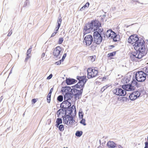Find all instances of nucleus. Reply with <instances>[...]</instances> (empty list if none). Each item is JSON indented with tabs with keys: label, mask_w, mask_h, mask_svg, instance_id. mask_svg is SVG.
I'll use <instances>...</instances> for the list:
<instances>
[{
	"label": "nucleus",
	"mask_w": 148,
	"mask_h": 148,
	"mask_svg": "<svg viewBox=\"0 0 148 148\" xmlns=\"http://www.w3.org/2000/svg\"><path fill=\"white\" fill-rule=\"evenodd\" d=\"M12 33V29L10 30V29L7 35L8 36H11Z\"/></svg>",
	"instance_id": "nucleus-42"
},
{
	"label": "nucleus",
	"mask_w": 148,
	"mask_h": 148,
	"mask_svg": "<svg viewBox=\"0 0 148 148\" xmlns=\"http://www.w3.org/2000/svg\"><path fill=\"white\" fill-rule=\"evenodd\" d=\"M73 110H74V112L76 114V108H75V109H73Z\"/></svg>",
	"instance_id": "nucleus-57"
},
{
	"label": "nucleus",
	"mask_w": 148,
	"mask_h": 148,
	"mask_svg": "<svg viewBox=\"0 0 148 148\" xmlns=\"http://www.w3.org/2000/svg\"><path fill=\"white\" fill-rule=\"evenodd\" d=\"M63 61L62 60H59V61L56 62L55 63V64H56L57 65H60V64L62 62H63Z\"/></svg>",
	"instance_id": "nucleus-40"
},
{
	"label": "nucleus",
	"mask_w": 148,
	"mask_h": 148,
	"mask_svg": "<svg viewBox=\"0 0 148 148\" xmlns=\"http://www.w3.org/2000/svg\"><path fill=\"white\" fill-rule=\"evenodd\" d=\"M57 33V32H53L51 35V37H54V36H55V35H56V34Z\"/></svg>",
	"instance_id": "nucleus-51"
},
{
	"label": "nucleus",
	"mask_w": 148,
	"mask_h": 148,
	"mask_svg": "<svg viewBox=\"0 0 148 148\" xmlns=\"http://www.w3.org/2000/svg\"><path fill=\"white\" fill-rule=\"evenodd\" d=\"M136 80H135V79L133 77V80L131 84L133 86H134L136 87H138V83L136 81Z\"/></svg>",
	"instance_id": "nucleus-24"
},
{
	"label": "nucleus",
	"mask_w": 148,
	"mask_h": 148,
	"mask_svg": "<svg viewBox=\"0 0 148 148\" xmlns=\"http://www.w3.org/2000/svg\"><path fill=\"white\" fill-rule=\"evenodd\" d=\"M129 26H130V25H129V26L128 25V26H127L126 27H128Z\"/></svg>",
	"instance_id": "nucleus-63"
},
{
	"label": "nucleus",
	"mask_w": 148,
	"mask_h": 148,
	"mask_svg": "<svg viewBox=\"0 0 148 148\" xmlns=\"http://www.w3.org/2000/svg\"><path fill=\"white\" fill-rule=\"evenodd\" d=\"M113 92L114 94L119 96H124L126 94V91L124 89L123 90L120 88H116L114 89L113 90Z\"/></svg>",
	"instance_id": "nucleus-9"
},
{
	"label": "nucleus",
	"mask_w": 148,
	"mask_h": 148,
	"mask_svg": "<svg viewBox=\"0 0 148 148\" xmlns=\"http://www.w3.org/2000/svg\"><path fill=\"white\" fill-rule=\"evenodd\" d=\"M70 99V93L69 92L65 93L64 95V100L68 101Z\"/></svg>",
	"instance_id": "nucleus-21"
},
{
	"label": "nucleus",
	"mask_w": 148,
	"mask_h": 148,
	"mask_svg": "<svg viewBox=\"0 0 148 148\" xmlns=\"http://www.w3.org/2000/svg\"><path fill=\"white\" fill-rule=\"evenodd\" d=\"M122 88L125 90L127 91H133L136 88V87L131 84H128L123 85Z\"/></svg>",
	"instance_id": "nucleus-13"
},
{
	"label": "nucleus",
	"mask_w": 148,
	"mask_h": 148,
	"mask_svg": "<svg viewBox=\"0 0 148 148\" xmlns=\"http://www.w3.org/2000/svg\"><path fill=\"white\" fill-rule=\"evenodd\" d=\"M143 70L148 78V67H145L143 69Z\"/></svg>",
	"instance_id": "nucleus-30"
},
{
	"label": "nucleus",
	"mask_w": 148,
	"mask_h": 148,
	"mask_svg": "<svg viewBox=\"0 0 148 148\" xmlns=\"http://www.w3.org/2000/svg\"><path fill=\"white\" fill-rule=\"evenodd\" d=\"M112 30L111 29L108 30L106 33V35L107 37L109 38L111 36Z\"/></svg>",
	"instance_id": "nucleus-23"
},
{
	"label": "nucleus",
	"mask_w": 148,
	"mask_h": 148,
	"mask_svg": "<svg viewBox=\"0 0 148 148\" xmlns=\"http://www.w3.org/2000/svg\"><path fill=\"white\" fill-rule=\"evenodd\" d=\"M145 147L144 148H148V142L146 141L145 142Z\"/></svg>",
	"instance_id": "nucleus-47"
},
{
	"label": "nucleus",
	"mask_w": 148,
	"mask_h": 148,
	"mask_svg": "<svg viewBox=\"0 0 148 148\" xmlns=\"http://www.w3.org/2000/svg\"><path fill=\"white\" fill-rule=\"evenodd\" d=\"M119 148H120V147H121V148H122V147L121 146V145H119Z\"/></svg>",
	"instance_id": "nucleus-60"
},
{
	"label": "nucleus",
	"mask_w": 148,
	"mask_h": 148,
	"mask_svg": "<svg viewBox=\"0 0 148 148\" xmlns=\"http://www.w3.org/2000/svg\"><path fill=\"white\" fill-rule=\"evenodd\" d=\"M93 39L91 35H86L84 38V41L86 43L87 45H89L93 42Z\"/></svg>",
	"instance_id": "nucleus-11"
},
{
	"label": "nucleus",
	"mask_w": 148,
	"mask_h": 148,
	"mask_svg": "<svg viewBox=\"0 0 148 148\" xmlns=\"http://www.w3.org/2000/svg\"><path fill=\"white\" fill-rule=\"evenodd\" d=\"M30 56H29V55H27L26 57V58L25 60V62H27V60H28L29 58H30Z\"/></svg>",
	"instance_id": "nucleus-45"
},
{
	"label": "nucleus",
	"mask_w": 148,
	"mask_h": 148,
	"mask_svg": "<svg viewBox=\"0 0 148 148\" xmlns=\"http://www.w3.org/2000/svg\"><path fill=\"white\" fill-rule=\"evenodd\" d=\"M66 53H64V55H63V56H62V59L61 60H62L63 61L64 60V59L66 58Z\"/></svg>",
	"instance_id": "nucleus-43"
},
{
	"label": "nucleus",
	"mask_w": 148,
	"mask_h": 148,
	"mask_svg": "<svg viewBox=\"0 0 148 148\" xmlns=\"http://www.w3.org/2000/svg\"><path fill=\"white\" fill-rule=\"evenodd\" d=\"M25 3H24V5H23V6L24 7H25V6L26 5H26V3H27L26 2V3H25L26 4H25Z\"/></svg>",
	"instance_id": "nucleus-59"
},
{
	"label": "nucleus",
	"mask_w": 148,
	"mask_h": 148,
	"mask_svg": "<svg viewBox=\"0 0 148 148\" xmlns=\"http://www.w3.org/2000/svg\"><path fill=\"white\" fill-rule=\"evenodd\" d=\"M91 61L92 62H93L95 60V58H94V56H91Z\"/></svg>",
	"instance_id": "nucleus-50"
},
{
	"label": "nucleus",
	"mask_w": 148,
	"mask_h": 148,
	"mask_svg": "<svg viewBox=\"0 0 148 148\" xmlns=\"http://www.w3.org/2000/svg\"><path fill=\"white\" fill-rule=\"evenodd\" d=\"M89 4H90L89 3L87 2L83 6V7L85 8L86 7L88 8L89 6Z\"/></svg>",
	"instance_id": "nucleus-41"
},
{
	"label": "nucleus",
	"mask_w": 148,
	"mask_h": 148,
	"mask_svg": "<svg viewBox=\"0 0 148 148\" xmlns=\"http://www.w3.org/2000/svg\"><path fill=\"white\" fill-rule=\"evenodd\" d=\"M127 99V98L126 97H122L121 98V99L123 101H126Z\"/></svg>",
	"instance_id": "nucleus-39"
},
{
	"label": "nucleus",
	"mask_w": 148,
	"mask_h": 148,
	"mask_svg": "<svg viewBox=\"0 0 148 148\" xmlns=\"http://www.w3.org/2000/svg\"><path fill=\"white\" fill-rule=\"evenodd\" d=\"M96 44L95 43V45H92L91 46L90 48L92 50H95L96 47Z\"/></svg>",
	"instance_id": "nucleus-37"
},
{
	"label": "nucleus",
	"mask_w": 148,
	"mask_h": 148,
	"mask_svg": "<svg viewBox=\"0 0 148 148\" xmlns=\"http://www.w3.org/2000/svg\"><path fill=\"white\" fill-rule=\"evenodd\" d=\"M116 51H114L112 53H109L108 54V57H110L114 56L116 55Z\"/></svg>",
	"instance_id": "nucleus-29"
},
{
	"label": "nucleus",
	"mask_w": 148,
	"mask_h": 148,
	"mask_svg": "<svg viewBox=\"0 0 148 148\" xmlns=\"http://www.w3.org/2000/svg\"><path fill=\"white\" fill-rule=\"evenodd\" d=\"M69 93H70V100L73 97V96H74L72 94L71 92H69Z\"/></svg>",
	"instance_id": "nucleus-46"
},
{
	"label": "nucleus",
	"mask_w": 148,
	"mask_h": 148,
	"mask_svg": "<svg viewBox=\"0 0 148 148\" xmlns=\"http://www.w3.org/2000/svg\"><path fill=\"white\" fill-rule=\"evenodd\" d=\"M127 42L132 44L136 50V51L132 53L130 57L131 60L133 62H139L147 52L144 40L142 38L138 37L137 35L134 34L129 37Z\"/></svg>",
	"instance_id": "nucleus-1"
},
{
	"label": "nucleus",
	"mask_w": 148,
	"mask_h": 148,
	"mask_svg": "<svg viewBox=\"0 0 148 148\" xmlns=\"http://www.w3.org/2000/svg\"><path fill=\"white\" fill-rule=\"evenodd\" d=\"M63 38L61 37L59 38L58 43L59 44H61L63 41Z\"/></svg>",
	"instance_id": "nucleus-35"
},
{
	"label": "nucleus",
	"mask_w": 148,
	"mask_h": 148,
	"mask_svg": "<svg viewBox=\"0 0 148 148\" xmlns=\"http://www.w3.org/2000/svg\"><path fill=\"white\" fill-rule=\"evenodd\" d=\"M10 128V127H9V128H8L7 130H6V132H7L8 130Z\"/></svg>",
	"instance_id": "nucleus-58"
},
{
	"label": "nucleus",
	"mask_w": 148,
	"mask_h": 148,
	"mask_svg": "<svg viewBox=\"0 0 148 148\" xmlns=\"http://www.w3.org/2000/svg\"><path fill=\"white\" fill-rule=\"evenodd\" d=\"M80 123L84 126L86 125V124L85 123V119H82V120L80 121Z\"/></svg>",
	"instance_id": "nucleus-34"
},
{
	"label": "nucleus",
	"mask_w": 148,
	"mask_h": 148,
	"mask_svg": "<svg viewBox=\"0 0 148 148\" xmlns=\"http://www.w3.org/2000/svg\"><path fill=\"white\" fill-rule=\"evenodd\" d=\"M55 125L56 127H57L60 124L62 123V120L61 118H58L57 119Z\"/></svg>",
	"instance_id": "nucleus-20"
},
{
	"label": "nucleus",
	"mask_w": 148,
	"mask_h": 148,
	"mask_svg": "<svg viewBox=\"0 0 148 148\" xmlns=\"http://www.w3.org/2000/svg\"><path fill=\"white\" fill-rule=\"evenodd\" d=\"M114 45H110L108 46V50H110L112 48H114Z\"/></svg>",
	"instance_id": "nucleus-44"
},
{
	"label": "nucleus",
	"mask_w": 148,
	"mask_h": 148,
	"mask_svg": "<svg viewBox=\"0 0 148 148\" xmlns=\"http://www.w3.org/2000/svg\"><path fill=\"white\" fill-rule=\"evenodd\" d=\"M65 116L63 118V122L68 125L73 124L75 122L73 117L68 114L65 115Z\"/></svg>",
	"instance_id": "nucleus-7"
},
{
	"label": "nucleus",
	"mask_w": 148,
	"mask_h": 148,
	"mask_svg": "<svg viewBox=\"0 0 148 148\" xmlns=\"http://www.w3.org/2000/svg\"><path fill=\"white\" fill-rule=\"evenodd\" d=\"M87 71L88 72L87 78L88 79H90L93 78L92 75V72L90 71L89 72V71H88V69Z\"/></svg>",
	"instance_id": "nucleus-26"
},
{
	"label": "nucleus",
	"mask_w": 148,
	"mask_h": 148,
	"mask_svg": "<svg viewBox=\"0 0 148 148\" xmlns=\"http://www.w3.org/2000/svg\"><path fill=\"white\" fill-rule=\"evenodd\" d=\"M146 77V75L145 72L143 71H140L136 73L135 79L138 82H142L145 81Z\"/></svg>",
	"instance_id": "nucleus-5"
},
{
	"label": "nucleus",
	"mask_w": 148,
	"mask_h": 148,
	"mask_svg": "<svg viewBox=\"0 0 148 148\" xmlns=\"http://www.w3.org/2000/svg\"><path fill=\"white\" fill-rule=\"evenodd\" d=\"M65 88L66 86L62 87L61 89V92L62 93L64 92H65V93L67 92H66Z\"/></svg>",
	"instance_id": "nucleus-36"
},
{
	"label": "nucleus",
	"mask_w": 148,
	"mask_h": 148,
	"mask_svg": "<svg viewBox=\"0 0 148 148\" xmlns=\"http://www.w3.org/2000/svg\"><path fill=\"white\" fill-rule=\"evenodd\" d=\"M56 127L58 128L59 130L60 131H62L64 130V125L62 124L59 125L58 126Z\"/></svg>",
	"instance_id": "nucleus-25"
},
{
	"label": "nucleus",
	"mask_w": 148,
	"mask_h": 148,
	"mask_svg": "<svg viewBox=\"0 0 148 148\" xmlns=\"http://www.w3.org/2000/svg\"><path fill=\"white\" fill-rule=\"evenodd\" d=\"M107 145L109 148H114L116 147V144L113 141L109 140L107 143Z\"/></svg>",
	"instance_id": "nucleus-17"
},
{
	"label": "nucleus",
	"mask_w": 148,
	"mask_h": 148,
	"mask_svg": "<svg viewBox=\"0 0 148 148\" xmlns=\"http://www.w3.org/2000/svg\"><path fill=\"white\" fill-rule=\"evenodd\" d=\"M51 95L49 94H48V96L47 97V101L48 103H50L51 100Z\"/></svg>",
	"instance_id": "nucleus-32"
},
{
	"label": "nucleus",
	"mask_w": 148,
	"mask_h": 148,
	"mask_svg": "<svg viewBox=\"0 0 148 148\" xmlns=\"http://www.w3.org/2000/svg\"><path fill=\"white\" fill-rule=\"evenodd\" d=\"M65 82L67 85H71L76 83L77 81L75 79L71 78H66Z\"/></svg>",
	"instance_id": "nucleus-15"
},
{
	"label": "nucleus",
	"mask_w": 148,
	"mask_h": 148,
	"mask_svg": "<svg viewBox=\"0 0 148 148\" xmlns=\"http://www.w3.org/2000/svg\"><path fill=\"white\" fill-rule=\"evenodd\" d=\"M53 88H51L50 91H49V93L48 94H50V95H51V93H52V92L53 91Z\"/></svg>",
	"instance_id": "nucleus-53"
},
{
	"label": "nucleus",
	"mask_w": 148,
	"mask_h": 148,
	"mask_svg": "<svg viewBox=\"0 0 148 148\" xmlns=\"http://www.w3.org/2000/svg\"><path fill=\"white\" fill-rule=\"evenodd\" d=\"M89 71V72L90 71L92 72L93 78L95 77L97 75L98 72L96 70L89 68H88V71Z\"/></svg>",
	"instance_id": "nucleus-19"
},
{
	"label": "nucleus",
	"mask_w": 148,
	"mask_h": 148,
	"mask_svg": "<svg viewBox=\"0 0 148 148\" xmlns=\"http://www.w3.org/2000/svg\"><path fill=\"white\" fill-rule=\"evenodd\" d=\"M65 88L67 92H71V91H72V88H71L70 86H66Z\"/></svg>",
	"instance_id": "nucleus-31"
},
{
	"label": "nucleus",
	"mask_w": 148,
	"mask_h": 148,
	"mask_svg": "<svg viewBox=\"0 0 148 148\" xmlns=\"http://www.w3.org/2000/svg\"><path fill=\"white\" fill-rule=\"evenodd\" d=\"M62 19L61 18V17L60 15L59 17H58V19L57 21V23H58V25L57 27H56L55 28V32H57L59 29L60 27L61 24V23L62 21Z\"/></svg>",
	"instance_id": "nucleus-18"
},
{
	"label": "nucleus",
	"mask_w": 148,
	"mask_h": 148,
	"mask_svg": "<svg viewBox=\"0 0 148 148\" xmlns=\"http://www.w3.org/2000/svg\"><path fill=\"white\" fill-rule=\"evenodd\" d=\"M71 87L72 88V91L71 92L73 95L75 100H76L81 98L83 92V88H80V90H77L75 88V85L72 86Z\"/></svg>",
	"instance_id": "nucleus-6"
},
{
	"label": "nucleus",
	"mask_w": 148,
	"mask_h": 148,
	"mask_svg": "<svg viewBox=\"0 0 148 148\" xmlns=\"http://www.w3.org/2000/svg\"><path fill=\"white\" fill-rule=\"evenodd\" d=\"M103 88H102L101 89V91H103Z\"/></svg>",
	"instance_id": "nucleus-62"
},
{
	"label": "nucleus",
	"mask_w": 148,
	"mask_h": 148,
	"mask_svg": "<svg viewBox=\"0 0 148 148\" xmlns=\"http://www.w3.org/2000/svg\"><path fill=\"white\" fill-rule=\"evenodd\" d=\"M63 99V96L62 95H60L57 98V100L59 102L62 101Z\"/></svg>",
	"instance_id": "nucleus-28"
},
{
	"label": "nucleus",
	"mask_w": 148,
	"mask_h": 148,
	"mask_svg": "<svg viewBox=\"0 0 148 148\" xmlns=\"http://www.w3.org/2000/svg\"><path fill=\"white\" fill-rule=\"evenodd\" d=\"M147 140H148V136H147Z\"/></svg>",
	"instance_id": "nucleus-64"
},
{
	"label": "nucleus",
	"mask_w": 148,
	"mask_h": 148,
	"mask_svg": "<svg viewBox=\"0 0 148 148\" xmlns=\"http://www.w3.org/2000/svg\"><path fill=\"white\" fill-rule=\"evenodd\" d=\"M65 112L64 109H60L57 112V114L58 115V117H59V116L62 113V114H64Z\"/></svg>",
	"instance_id": "nucleus-22"
},
{
	"label": "nucleus",
	"mask_w": 148,
	"mask_h": 148,
	"mask_svg": "<svg viewBox=\"0 0 148 148\" xmlns=\"http://www.w3.org/2000/svg\"><path fill=\"white\" fill-rule=\"evenodd\" d=\"M64 108V109L65 115H71L73 112V109H75V106L73 105L70 107H67V106L65 105V107Z\"/></svg>",
	"instance_id": "nucleus-12"
},
{
	"label": "nucleus",
	"mask_w": 148,
	"mask_h": 148,
	"mask_svg": "<svg viewBox=\"0 0 148 148\" xmlns=\"http://www.w3.org/2000/svg\"><path fill=\"white\" fill-rule=\"evenodd\" d=\"M32 104H34L36 102V100L35 99H32Z\"/></svg>",
	"instance_id": "nucleus-49"
},
{
	"label": "nucleus",
	"mask_w": 148,
	"mask_h": 148,
	"mask_svg": "<svg viewBox=\"0 0 148 148\" xmlns=\"http://www.w3.org/2000/svg\"><path fill=\"white\" fill-rule=\"evenodd\" d=\"M85 8H84V7H83V6L81 8V9H80V11H82L83 10H84V9H85Z\"/></svg>",
	"instance_id": "nucleus-55"
},
{
	"label": "nucleus",
	"mask_w": 148,
	"mask_h": 148,
	"mask_svg": "<svg viewBox=\"0 0 148 148\" xmlns=\"http://www.w3.org/2000/svg\"><path fill=\"white\" fill-rule=\"evenodd\" d=\"M3 99V96H1L0 98V103H1L2 99Z\"/></svg>",
	"instance_id": "nucleus-56"
},
{
	"label": "nucleus",
	"mask_w": 148,
	"mask_h": 148,
	"mask_svg": "<svg viewBox=\"0 0 148 148\" xmlns=\"http://www.w3.org/2000/svg\"><path fill=\"white\" fill-rule=\"evenodd\" d=\"M108 87V86H103V91H104L105 89H106V88H107Z\"/></svg>",
	"instance_id": "nucleus-54"
},
{
	"label": "nucleus",
	"mask_w": 148,
	"mask_h": 148,
	"mask_svg": "<svg viewBox=\"0 0 148 148\" xmlns=\"http://www.w3.org/2000/svg\"><path fill=\"white\" fill-rule=\"evenodd\" d=\"M52 74H51L48 76L47 77V79H50L52 78Z\"/></svg>",
	"instance_id": "nucleus-48"
},
{
	"label": "nucleus",
	"mask_w": 148,
	"mask_h": 148,
	"mask_svg": "<svg viewBox=\"0 0 148 148\" xmlns=\"http://www.w3.org/2000/svg\"><path fill=\"white\" fill-rule=\"evenodd\" d=\"M103 29L102 28L99 29L97 31L94 32L93 34V41L96 44H100L103 40L102 35L105 37V34L103 32Z\"/></svg>",
	"instance_id": "nucleus-3"
},
{
	"label": "nucleus",
	"mask_w": 148,
	"mask_h": 148,
	"mask_svg": "<svg viewBox=\"0 0 148 148\" xmlns=\"http://www.w3.org/2000/svg\"><path fill=\"white\" fill-rule=\"evenodd\" d=\"M62 49V48L60 46H58L55 48L53 52V55L55 58H60L61 57L60 54Z\"/></svg>",
	"instance_id": "nucleus-8"
},
{
	"label": "nucleus",
	"mask_w": 148,
	"mask_h": 148,
	"mask_svg": "<svg viewBox=\"0 0 148 148\" xmlns=\"http://www.w3.org/2000/svg\"><path fill=\"white\" fill-rule=\"evenodd\" d=\"M83 132L82 131H77L75 133V135L77 137H80L82 134Z\"/></svg>",
	"instance_id": "nucleus-27"
},
{
	"label": "nucleus",
	"mask_w": 148,
	"mask_h": 148,
	"mask_svg": "<svg viewBox=\"0 0 148 148\" xmlns=\"http://www.w3.org/2000/svg\"><path fill=\"white\" fill-rule=\"evenodd\" d=\"M101 28L102 27L100 22L98 20H95L92 21L90 23L86 24L83 31L84 33H88L91 31H97Z\"/></svg>",
	"instance_id": "nucleus-2"
},
{
	"label": "nucleus",
	"mask_w": 148,
	"mask_h": 148,
	"mask_svg": "<svg viewBox=\"0 0 148 148\" xmlns=\"http://www.w3.org/2000/svg\"><path fill=\"white\" fill-rule=\"evenodd\" d=\"M111 36L110 37L112 39L113 41L114 42L119 41L120 40V36L115 32L114 31H112Z\"/></svg>",
	"instance_id": "nucleus-14"
},
{
	"label": "nucleus",
	"mask_w": 148,
	"mask_h": 148,
	"mask_svg": "<svg viewBox=\"0 0 148 148\" xmlns=\"http://www.w3.org/2000/svg\"><path fill=\"white\" fill-rule=\"evenodd\" d=\"M65 105L67 107H71V103L68 101L64 100L61 104L60 107L64 108L65 107Z\"/></svg>",
	"instance_id": "nucleus-16"
},
{
	"label": "nucleus",
	"mask_w": 148,
	"mask_h": 148,
	"mask_svg": "<svg viewBox=\"0 0 148 148\" xmlns=\"http://www.w3.org/2000/svg\"><path fill=\"white\" fill-rule=\"evenodd\" d=\"M76 79L79 81L75 85V87L77 88H83L84 87L88 79L86 78V75L83 76H77Z\"/></svg>",
	"instance_id": "nucleus-4"
},
{
	"label": "nucleus",
	"mask_w": 148,
	"mask_h": 148,
	"mask_svg": "<svg viewBox=\"0 0 148 148\" xmlns=\"http://www.w3.org/2000/svg\"><path fill=\"white\" fill-rule=\"evenodd\" d=\"M83 113L82 111L80 112L79 111V118L80 119H82L83 118Z\"/></svg>",
	"instance_id": "nucleus-33"
},
{
	"label": "nucleus",
	"mask_w": 148,
	"mask_h": 148,
	"mask_svg": "<svg viewBox=\"0 0 148 148\" xmlns=\"http://www.w3.org/2000/svg\"><path fill=\"white\" fill-rule=\"evenodd\" d=\"M32 47H31L28 49L26 53L27 55H29V54L31 53V49H32Z\"/></svg>",
	"instance_id": "nucleus-38"
},
{
	"label": "nucleus",
	"mask_w": 148,
	"mask_h": 148,
	"mask_svg": "<svg viewBox=\"0 0 148 148\" xmlns=\"http://www.w3.org/2000/svg\"><path fill=\"white\" fill-rule=\"evenodd\" d=\"M140 95V91H136L131 93L129 97L131 100L133 101L139 97Z\"/></svg>",
	"instance_id": "nucleus-10"
},
{
	"label": "nucleus",
	"mask_w": 148,
	"mask_h": 148,
	"mask_svg": "<svg viewBox=\"0 0 148 148\" xmlns=\"http://www.w3.org/2000/svg\"><path fill=\"white\" fill-rule=\"evenodd\" d=\"M45 56V53H43L41 56V58H42V60L43 59V58Z\"/></svg>",
	"instance_id": "nucleus-52"
},
{
	"label": "nucleus",
	"mask_w": 148,
	"mask_h": 148,
	"mask_svg": "<svg viewBox=\"0 0 148 148\" xmlns=\"http://www.w3.org/2000/svg\"><path fill=\"white\" fill-rule=\"evenodd\" d=\"M99 143H100V144L101 145V142L100 140H99Z\"/></svg>",
	"instance_id": "nucleus-61"
}]
</instances>
